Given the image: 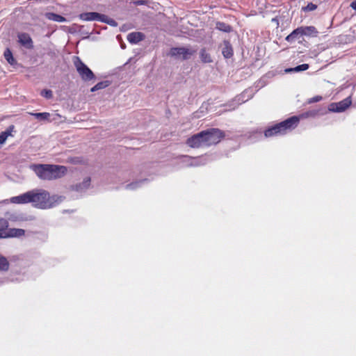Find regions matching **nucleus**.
I'll list each match as a JSON object with an SVG mask.
<instances>
[{"instance_id":"obj_1","label":"nucleus","mask_w":356,"mask_h":356,"mask_svg":"<svg viewBox=\"0 0 356 356\" xmlns=\"http://www.w3.org/2000/svg\"><path fill=\"white\" fill-rule=\"evenodd\" d=\"M63 200V196H50L49 193L45 190L34 189L11 197L10 202L19 204L31 203L34 207L46 209L56 206Z\"/></svg>"},{"instance_id":"obj_2","label":"nucleus","mask_w":356,"mask_h":356,"mask_svg":"<svg viewBox=\"0 0 356 356\" xmlns=\"http://www.w3.org/2000/svg\"><path fill=\"white\" fill-rule=\"evenodd\" d=\"M298 122L299 118L293 116L266 129L264 132V135L266 137H271L285 134L288 131L296 127Z\"/></svg>"},{"instance_id":"obj_3","label":"nucleus","mask_w":356,"mask_h":356,"mask_svg":"<svg viewBox=\"0 0 356 356\" xmlns=\"http://www.w3.org/2000/svg\"><path fill=\"white\" fill-rule=\"evenodd\" d=\"M74 67L81 79L84 81H90L95 79L92 71L80 59L74 56L73 59Z\"/></svg>"},{"instance_id":"obj_4","label":"nucleus","mask_w":356,"mask_h":356,"mask_svg":"<svg viewBox=\"0 0 356 356\" xmlns=\"http://www.w3.org/2000/svg\"><path fill=\"white\" fill-rule=\"evenodd\" d=\"M205 146L218 143L225 136L222 131L218 129H209L202 131Z\"/></svg>"},{"instance_id":"obj_5","label":"nucleus","mask_w":356,"mask_h":356,"mask_svg":"<svg viewBox=\"0 0 356 356\" xmlns=\"http://www.w3.org/2000/svg\"><path fill=\"white\" fill-rule=\"evenodd\" d=\"M195 52L191 48L187 47H172L170 49L168 56L176 59L182 60H188Z\"/></svg>"},{"instance_id":"obj_6","label":"nucleus","mask_w":356,"mask_h":356,"mask_svg":"<svg viewBox=\"0 0 356 356\" xmlns=\"http://www.w3.org/2000/svg\"><path fill=\"white\" fill-rule=\"evenodd\" d=\"M50 164L32 165L31 169L37 176L44 180H52L51 176Z\"/></svg>"},{"instance_id":"obj_7","label":"nucleus","mask_w":356,"mask_h":356,"mask_svg":"<svg viewBox=\"0 0 356 356\" xmlns=\"http://www.w3.org/2000/svg\"><path fill=\"white\" fill-rule=\"evenodd\" d=\"M208 161L207 156H200L192 158L188 156L183 157V162L185 163V166H200L204 165Z\"/></svg>"},{"instance_id":"obj_8","label":"nucleus","mask_w":356,"mask_h":356,"mask_svg":"<svg viewBox=\"0 0 356 356\" xmlns=\"http://www.w3.org/2000/svg\"><path fill=\"white\" fill-rule=\"evenodd\" d=\"M186 143L189 147L193 148L205 146L202 131L188 138Z\"/></svg>"},{"instance_id":"obj_9","label":"nucleus","mask_w":356,"mask_h":356,"mask_svg":"<svg viewBox=\"0 0 356 356\" xmlns=\"http://www.w3.org/2000/svg\"><path fill=\"white\" fill-rule=\"evenodd\" d=\"M51 179L63 177L67 172V168L64 165H50Z\"/></svg>"},{"instance_id":"obj_10","label":"nucleus","mask_w":356,"mask_h":356,"mask_svg":"<svg viewBox=\"0 0 356 356\" xmlns=\"http://www.w3.org/2000/svg\"><path fill=\"white\" fill-rule=\"evenodd\" d=\"M104 15L96 12L83 13L79 15V18L83 21H97L104 20Z\"/></svg>"},{"instance_id":"obj_11","label":"nucleus","mask_w":356,"mask_h":356,"mask_svg":"<svg viewBox=\"0 0 356 356\" xmlns=\"http://www.w3.org/2000/svg\"><path fill=\"white\" fill-rule=\"evenodd\" d=\"M6 217L8 218L6 219L8 221L9 220L14 222H24L29 220V218L26 217L24 213L17 212L7 213Z\"/></svg>"},{"instance_id":"obj_12","label":"nucleus","mask_w":356,"mask_h":356,"mask_svg":"<svg viewBox=\"0 0 356 356\" xmlns=\"http://www.w3.org/2000/svg\"><path fill=\"white\" fill-rule=\"evenodd\" d=\"M25 234V230L19 228H6L4 238H19Z\"/></svg>"},{"instance_id":"obj_13","label":"nucleus","mask_w":356,"mask_h":356,"mask_svg":"<svg viewBox=\"0 0 356 356\" xmlns=\"http://www.w3.org/2000/svg\"><path fill=\"white\" fill-rule=\"evenodd\" d=\"M19 42L27 49H32L33 47V41L31 38L28 33H20L18 35Z\"/></svg>"},{"instance_id":"obj_14","label":"nucleus","mask_w":356,"mask_h":356,"mask_svg":"<svg viewBox=\"0 0 356 356\" xmlns=\"http://www.w3.org/2000/svg\"><path fill=\"white\" fill-rule=\"evenodd\" d=\"M145 38V35L141 32H132L128 34L127 40L131 44H137Z\"/></svg>"},{"instance_id":"obj_15","label":"nucleus","mask_w":356,"mask_h":356,"mask_svg":"<svg viewBox=\"0 0 356 356\" xmlns=\"http://www.w3.org/2000/svg\"><path fill=\"white\" fill-rule=\"evenodd\" d=\"M222 54L225 58H229L232 57L234 54L233 48L230 42L227 40H225L222 44Z\"/></svg>"},{"instance_id":"obj_16","label":"nucleus","mask_w":356,"mask_h":356,"mask_svg":"<svg viewBox=\"0 0 356 356\" xmlns=\"http://www.w3.org/2000/svg\"><path fill=\"white\" fill-rule=\"evenodd\" d=\"M90 184V178L86 177L84 179L82 183L76 184L75 186H72V190L76 191L79 193L84 192L86 189H88Z\"/></svg>"},{"instance_id":"obj_17","label":"nucleus","mask_w":356,"mask_h":356,"mask_svg":"<svg viewBox=\"0 0 356 356\" xmlns=\"http://www.w3.org/2000/svg\"><path fill=\"white\" fill-rule=\"evenodd\" d=\"M300 36H302V32L301 28L298 27L286 37V40L289 42H293Z\"/></svg>"},{"instance_id":"obj_18","label":"nucleus","mask_w":356,"mask_h":356,"mask_svg":"<svg viewBox=\"0 0 356 356\" xmlns=\"http://www.w3.org/2000/svg\"><path fill=\"white\" fill-rule=\"evenodd\" d=\"M15 127L14 125L9 126L7 129L4 131H2L0 134V146L3 145L8 136H12V133L14 131Z\"/></svg>"},{"instance_id":"obj_19","label":"nucleus","mask_w":356,"mask_h":356,"mask_svg":"<svg viewBox=\"0 0 356 356\" xmlns=\"http://www.w3.org/2000/svg\"><path fill=\"white\" fill-rule=\"evenodd\" d=\"M351 104V102L348 99H346L336 104L335 108H332V110L335 112L344 111Z\"/></svg>"},{"instance_id":"obj_20","label":"nucleus","mask_w":356,"mask_h":356,"mask_svg":"<svg viewBox=\"0 0 356 356\" xmlns=\"http://www.w3.org/2000/svg\"><path fill=\"white\" fill-rule=\"evenodd\" d=\"M44 15L47 19L54 22H64L67 21L64 17L54 13H46Z\"/></svg>"},{"instance_id":"obj_21","label":"nucleus","mask_w":356,"mask_h":356,"mask_svg":"<svg viewBox=\"0 0 356 356\" xmlns=\"http://www.w3.org/2000/svg\"><path fill=\"white\" fill-rule=\"evenodd\" d=\"M302 32V35H314L316 36L318 31L313 26H300Z\"/></svg>"},{"instance_id":"obj_22","label":"nucleus","mask_w":356,"mask_h":356,"mask_svg":"<svg viewBox=\"0 0 356 356\" xmlns=\"http://www.w3.org/2000/svg\"><path fill=\"white\" fill-rule=\"evenodd\" d=\"M8 222L6 219L0 218V238H4L6 228L8 227Z\"/></svg>"},{"instance_id":"obj_23","label":"nucleus","mask_w":356,"mask_h":356,"mask_svg":"<svg viewBox=\"0 0 356 356\" xmlns=\"http://www.w3.org/2000/svg\"><path fill=\"white\" fill-rule=\"evenodd\" d=\"M216 28L225 33H229L232 31V27L229 24L220 22L216 23Z\"/></svg>"},{"instance_id":"obj_24","label":"nucleus","mask_w":356,"mask_h":356,"mask_svg":"<svg viewBox=\"0 0 356 356\" xmlns=\"http://www.w3.org/2000/svg\"><path fill=\"white\" fill-rule=\"evenodd\" d=\"M110 85V82L108 81H101V82H99L98 83H97L95 86H94L91 89H90V91L91 92H95L97 90H101V89H104V88H106V87H108V86Z\"/></svg>"},{"instance_id":"obj_25","label":"nucleus","mask_w":356,"mask_h":356,"mask_svg":"<svg viewBox=\"0 0 356 356\" xmlns=\"http://www.w3.org/2000/svg\"><path fill=\"white\" fill-rule=\"evenodd\" d=\"M200 58L201 60L205 63H209L212 62L211 57L209 53L207 52L205 49H202L200 51Z\"/></svg>"},{"instance_id":"obj_26","label":"nucleus","mask_w":356,"mask_h":356,"mask_svg":"<svg viewBox=\"0 0 356 356\" xmlns=\"http://www.w3.org/2000/svg\"><path fill=\"white\" fill-rule=\"evenodd\" d=\"M31 115H33L36 119L39 120H49L50 117V114L47 112L31 113Z\"/></svg>"},{"instance_id":"obj_27","label":"nucleus","mask_w":356,"mask_h":356,"mask_svg":"<svg viewBox=\"0 0 356 356\" xmlns=\"http://www.w3.org/2000/svg\"><path fill=\"white\" fill-rule=\"evenodd\" d=\"M4 57L9 64L13 65L16 63L15 58L13 56V54L9 49H7L4 51Z\"/></svg>"},{"instance_id":"obj_28","label":"nucleus","mask_w":356,"mask_h":356,"mask_svg":"<svg viewBox=\"0 0 356 356\" xmlns=\"http://www.w3.org/2000/svg\"><path fill=\"white\" fill-rule=\"evenodd\" d=\"M308 68H309L308 64H302V65H298L293 68L286 69L285 71H286V72H301V71L307 70Z\"/></svg>"},{"instance_id":"obj_29","label":"nucleus","mask_w":356,"mask_h":356,"mask_svg":"<svg viewBox=\"0 0 356 356\" xmlns=\"http://www.w3.org/2000/svg\"><path fill=\"white\" fill-rule=\"evenodd\" d=\"M9 268V262L4 257L0 256V270L7 271Z\"/></svg>"},{"instance_id":"obj_30","label":"nucleus","mask_w":356,"mask_h":356,"mask_svg":"<svg viewBox=\"0 0 356 356\" xmlns=\"http://www.w3.org/2000/svg\"><path fill=\"white\" fill-rule=\"evenodd\" d=\"M244 95H245V94L243 93L241 95L236 97L234 98V99L233 100V102H236V105L235 106L229 108V110H234L239 104H241L243 102H245L247 101V99H244Z\"/></svg>"},{"instance_id":"obj_31","label":"nucleus","mask_w":356,"mask_h":356,"mask_svg":"<svg viewBox=\"0 0 356 356\" xmlns=\"http://www.w3.org/2000/svg\"><path fill=\"white\" fill-rule=\"evenodd\" d=\"M146 179H143V180H140V181H136V182H133L130 184H127L126 186V188L127 189H129V190H134V189H136L137 188H138L139 186H141V184L145 181Z\"/></svg>"},{"instance_id":"obj_32","label":"nucleus","mask_w":356,"mask_h":356,"mask_svg":"<svg viewBox=\"0 0 356 356\" xmlns=\"http://www.w3.org/2000/svg\"><path fill=\"white\" fill-rule=\"evenodd\" d=\"M102 22H104L112 26H117L118 25L117 22L113 19L108 17L106 15H104V20H102Z\"/></svg>"},{"instance_id":"obj_33","label":"nucleus","mask_w":356,"mask_h":356,"mask_svg":"<svg viewBox=\"0 0 356 356\" xmlns=\"http://www.w3.org/2000/svg\"><path fill=\"white\" fill-rule=\"evenodd\" d=\"M316 8H317V5H316L313 3H309L307 4V6L303 7L302 8V10L305 12H309V11L315 10Z\"/></svg>"},{"instance_id":"obj_34","label":"nucleus","mask_w":356,"mask_h":356,"mask_svg":"<svg viewBox=\"0 0 356 356\" xmlns=\"http://www.w3.org/2000/svg\"><path fill=\"white\" fill-rule=\"evenodd\" d=\"M41 95L47 99H50L52 97L53 94H52V91L50 90H43L41 92Z\"/></svg>"},{"instance_id":"obj_35","label":"nucleus","mask_w":356,"mask_h":356,"mask_svg":"<svg viewBox=\"0 0 356 356\" xmlns=\"http://www.w3.org/2000/svg\"><path fill=\"white\" fill-rule=\"evenodd\" d=\"M321 99H322V97L317 95V96H315V97L309 99V103L318 102H320Z\"/></svg>"},{"instance_id":"obj_36","label":"nucleus","mask_w":356,"mask_h":356,"mask_svg":"<svg viewBox=\"0 0 356 356\" xmlns=\"http://www.w3.org/2000/svg\"><path fill=\"white\" fill-rule=\"evenodd\" d=\"M350 7L353 10H356V0L351 2Z\"/></svg>"},{"instance_id":"obj_37","label":"nucleus","mask_w":356,"mask_h":356,"mask_svg":"<svg viewBox=\"0 0 356 356\" xmlns=\"http://www.w3.org/2000/svg\"><path fill=\"white\" fill-rule=\"evenodd\" d=\"M135 3L136 5H144L145 3V0H138L137 1H136Z\"/></svg>"}]
</instances>
